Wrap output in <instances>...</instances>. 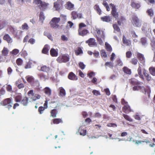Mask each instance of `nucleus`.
<instances>
[{"mask_svg": "<svg viewBox=\"0 0 155 155\" xmlns=\"http://www.w3.org/2000/svg\"><path fill=\"white\" fill-rule=\"evenodd\" d=\"M110 5L112 7L111 14L117 20L118 24L120 25L122 23V21L125 20V18L121 16L120 18H118L119 14L117 11V9L115 6L113 4L111 3Z\"/></svg>", "mask_w": 155, "mask_h": 155, "instance_id": "nucleus-1", "label": "nucleus"}, {"mask_svg": "<svg viewBox=\"0 0 155 155\" xmlns=\"http://www.w3.org/2000/svg\"><path fill=\"white\" fill-rule=\"evenodd\" d=\"M131 22L134 27H140L141 25V21L138 18L137 16L135 15L132 16Z\"/></svg>", "mask_w": 155, "mask_h": 155, "instance_id": "nucleus-2", "label": "nucleus"}, {"mask_svg": "<svg viewBox=\"0 0 155 155\" xmlns=\"http://www.w3.org/2000/svg\"><path fill=\"white\" fill-rule=\"evenodd\" d=\"M60 21V19L59 18L54 17L53 18L50 23L51 27L55 29L58 28L59 26L58 23Z\"/></svg>", "mask_w": 155, "mask_h": 155, "instance_id": "nucleus-3", "label": "nucleus"}, {"mask_svg": "<svg viewBox=\"0 0 155 155\" xmlns=\"http://www.w3.org/2000/svg\"><path fill=\"white\" fill-rule=\"evenodd\" d=\"M12 101L11 98H8L5 99L3 101L2 105L6 106V108H8V110L12 107Z\"/></svg>", "mask_w": 155, "mask_h": 155, "instance_id": "nucleus-4", "label": "nucleus"}, {"mask_svg": "<svg viewBox=\"0 0 155 155\" xmlns=\"http://www.w3.org/2000/svg\"><path fill=\"white\" fill-rule=\"evenodd\" d=\"M57 60L59 63L66 62L69 60V57L68 55H63L59 57Z\"/></svg>", "mask_w": 155, "mask_h": 155, "instance_id": "nucleus-5", "label": "nucleus"}, {"mask_svg": "<svg viewBox=\"0 0 155 155\" xmlns=\"http://www.w3.org/2000/svg\"><path fill=\"white\" fill-rule=\"evenodd\" d=\"M86 43L88 44L90 47H93L97 46V44L95 42V40L93 38H90L86 41Z\"/></svg>", "mask_w": 155, "mask_h": 155, "instance_id": "nucleus-6", "label": "nucleus"}, {"mask_svg": "<svg viewBox=\"0 0 155 155\" xmlns=\"http://www.w3.org/2000/svg\"><path fill=\"white\" fill-rule=\"evenodd\" d=\"M150 28V27L149 24L146 23H144L143 25L141 30L144 32H146L149 31Z\"/></svg>", "mask_w": 155, "mask_h": 155, "instance_id": "nucleus-7", "label": "nucleus"}, {"mask_svg": "<svg viewBox=\"0 0 155 155\" xmlns=\"http://www.w3.org/2000/svg\"><path fill=\"white\" fill-rule=\"evenodd\" d=\"M137 56L140 63L144 65L145 63V58L143 55L140 53L137 54Z\"/></svg>", "mask_w": 155, "mask_h": 155, "instance_id": "nucleus-8", "label": "nucleus"}, {"mask_svg": "<svg viewBox=\"0 0 155 155\" xmlns=\"http://www.w3.org/2000/svg\"><path fill=\"white\" fill-rule=\"evenodd\" d=\"M65 5L66 8L68 10H71L74 9V5L70 2H67Z\"/></svg>", "mask_w": 155, "mask_h": 155, "instance_id": "nucleus-9", "label": "nucleus"}, {"mask_svg": "<svg viewBox=\"0 0 155 155\" xmlns=\"http://www.w3.org/2000/svg\"><path fill=\"white\" fill-rule=\"evenodd\" d=\"M68 78L69 79L72 80H77L78 79V77L72 72L69 73L68 75Z\"/></svg>", "mask_w": 155, "mask_h": 155, "instance_id": "nucleus-10", "label": "nucleus"}, {"mask_svg": "<svg viewBox=\"0 0 155 155\" xmlns=\"http://www.w3.org/2000/svg\"><path fill=\"white\" fill-rule=\"evenodd\" d=\"M3 38L4 40L6 41L8 43H11L12 42V39L8 34H5Z\"/></svg>", "mask_w": 155, "mask_h": 155, "instance_id": "nucleus-11", "label": "nucleus"}, {"mask_svg": "<svg viewBox=\"0 0 155 155\" xmlns=\"http://www.w3.org/2000/svg\"><path fill=\"white\" fill-rule=\"evenodd\" d=\"M102 21L104 22H109L112 20V18L109 16H105L101 18Z\"/></svg>", "mask_w": 155, "mask_h": 155, "instance_id": "nucleus-12", "label": "nucleus"}, {"mask_svg": "<svg viewBox=\"0 0 155 155\" xmlns=\"http://www.w3.org/2000/svg\"><path fill=\"white\" fill-rule=\"evenodd\" d=\"M140 90L143 93L145 94L147 93L149 94L150 92V90L149 88H148V89L147 88H145L144 86H140Z\"/></svg>", "mask_w": 155, "mask_h": 155, "instance_id": "nucleus-13", "label": "nucleus"}, {"mask_svg": "<svg viewBox=\"0 0 155 155\" xmlns=\"http://www.w3.org/2000/svg\"><path fill=\"white\" fill-rule=\"evenodd\" d=\"M49 49V46L48 45H45L42 50V53L43 54H47L48 53V51Z\"/></svg>", "mask_w": 155, "mask_h": 155, "instance_id": "nucleus-14", "label": "nucleus"}, {"mask_svg": "<svg viewBox=\"0 0 155 155\" xmlns=\"http://www.w3.org/2000/svg\"><path fill=\"white\" fill-rule=\"evenodd\" d=\"M96 31L98 35L97 37H101L103 39H104L105 35L104 31H102V32H101L100 30L99 29H97L96 30Z\"/></svg>", "mask_w": 155, "mask_h": 155, "instance_id": "nucleus-15", "label": "nucleus"}, {"mask_svg": "<svg viewBox=\"0 0 155 155\" xmlns=\"http://www.w3.org/2000/svg\"><path fill=\"white\" fill-rule=\"evenodd\" d=\"M60 91L59 95L62 97L65 96L66 95V92L65 90L62 87H60L59 88Z\"/></svg>", "mask_w": 155, "mask_h": 155, "instance_id": "nucleus-16", "label": "nucleus"}, {"mask_svg": "<svg viewBox=\"0 0 155 155\" xmlns=\"http://www.w3.org/2000/svg\"><path fill=\"white\" fill-rule=\"evenodd\" d=\"M51 55L53 57H56L58 56V52L54 48H51L50 50Z\"/></svg>", "mask_w": 155, "mask_h": 155, "instance_id": "nucleus-17", "label": "nucleus"}, {"mask_svg": "<svg viewBox=\"0 0 155 155\" xmlns=\"http://www.w3.org/2000/svg\"><path fill=\"white\" fill-rule=\"evenodd\" d=\"M88 32V31L87 30H82L81 29H79L78 33L80 35L83 36L85 35Z\"/></svg>", "mask_w": 155, "mask_h": 155, "instance_id": "nucleus-18", "label": "nucleus"}, {"mask_svg": "<svg viewBox=\"0 0 155 155\" xmlns=\"http://www.w3.org/2000/svg\"><path fill=\"white\" fill-rule=\"evenodd\" d=\"M131 5L133 8L135 9H138L140 7V3L135 2H132Z\"/></svg>", "mask_w": 155, "mask_h": 155, "instance_id": "nucleus-19", "label": "nucleus"}, {"mask_svg": "<svg viewBox=\"0 0 155 155\" xmlns=\"http://www.w3.org/2000/svg\"><path fill=\"white\" fill-rule=\"evenodd\" d=\"M131 84L133 85H139V82L137 81L134 78H132L130 80Z\"/></svg>", "mask_w": 155, "mask_h": 155, "instance_id": "nucleus-20", "label": "nucleus"}, {"mask_svg": "<svg viewBox=\"0 0 155 155\" xmlns=\"http://www.w3.org/2000/svg\"><path fill=\"white\" fill-rule=\"evenodd\" d=\"M9 50L8 49L5 47H4L2 51V54L3 56H7Z\"/></svg>", "mask_w": 155, "mask_h": 155, "instance_id": "nucleus-21", "label": "nucleus"}, {"mask_svg": "<svg viewBox=\"0 0 155 155\" xmlns=\"http://www.w3.org/2000/svg\"><path fill=\"white\" fill-rule=\"evenodd\" d=\"M45 93L47 95L49 96L51 94V90L48 87H46L44 89Z\"/></svg>", "mask_w": 155, "mask_h": 155, "instance_id": "nucleus-22", "label": "nucleus"}, {"mask_svg": "<svg viewBox=\"0 0 155 155\" xmlns=\"http://www.w3.org/2000/svg\"><path fill=\"white\" fill-rule=\"evenodd\" d=\"M28 99L27 97H25L21 101V103L24 106H27L28 103Z\"/></svg>", "mask_w": 155, "mask_h": 155, "instance_id": "nucleus-23", "label": "nucleus"}, {"mask_svg": "<svg viewBox=\"0 0 155 155\" xmlns=\"http://www.w3.org/2000/svg\"><path fill=\"white\" fill-rule=\"evenodd\" d=\"M51 117L52 116L53 117H56V115L57 114V111L56 109H54L51 110Z\"/></svg>", "mask_w": 155, "mask_h": 155, "instance_id": "nucleus-24", "label": "nucleus"}, {"mask_svg": "<svg viewBox=\"0 0 155 155\" xmlns=\"http://www.w3.org/2000/svg\"><path fill=\"white\" fill-rule=\"evenodd\" d=\"M123 71L124 72V73L127 74H131V71L130 70L126 67L123 68Z\"/></svg>", "mask_w": 155, "mask_h": 155, "instance_id": "nucleus-25", "label": "nucleus"}, {"mask_svg": "<svg viewBox=\"0 0 155 155\" xmlns=\"http://www.w3.org/2000/svg\"><path fill=\"white\" fill-rule=\"evenodd\" d=\"M41 70L44 72H48L49 70V68L46 66H44L41 67Z\"/></svg>", "mask_w": 155, "mask_h": 155, "instance_id": "nucleus-26", "label": "nucleus"}, {"mask_svg": "<svg viewBox=\"0 0 155 155\" xmlns=\"http://www.w3.org/2000/svg\"><path fill=\"white\" fill-rule=\"evenodd\" d=\"M150 73L153 76H155V68L150 67L149 69Z\"/></svg>", "mask_w": 155, "mask_h": 155, "instance_id": "nucleus-27", "label": "nucleus"}, {"mask_svg": "<svg viewBox=\"0 0 155 155\" xmlns=\"http://www.w3.org/2000/svg\"><path fill=\"white\" fill-rule=\"evenodd\" d=\"M123 43L127 45H130L131 44L130 41L125 38L124 36H123Z\"/></svg>", "mask_w": 155, "mask_h": 155, "instance_id": "nucleus-28", "label": "nucleus"}, {"mask_svg": "<svg viewBox=\"0 0 155 155\" xmlns=\"http://www.w3.org/2000/svg\"><path fill=\"white\" fill-rule=\"evenodd\" d=\"M19 52V50L16 49H14L12 51L10 52V54L13 55H16Z\"/></svg>", "mask_w": 155, "mask_h": 155, "instance_id": "nucleus-29", "label": "nucleus"}, {"mask_svg": "<svg viewBox=\"0 0 155 155\" xmlns=\"http://www.w3.org/2000/svg\"><path fill=\"white\" fill-rule=\"evenodd\" d=\"M105 45L106 47V49L107 51H112V48L109 44L107 42H106Z\"/></svg>", "mask_w": 155, "mask_h": 155, "instance_id": "nucleus-30", "label": "nucleus"}, {"mask_svg": "<svg viewBox=\"0 0 155 155\" xmlns=\"http://www.w3.org/2000/svg\"><path fill=\"white\" fill-rule=\"evenodd\" d=\"M39 18L40 20L41 21L42 23H43L45 19V17L43 12H41L40 13Z\"/></svg>", "mask_w": 155, "mask_h": 155, "instance_id": "nucleus-31", "label": "nucleus"}, {"mask_svg": "<svg viewBox=\"0 0 155 155\" xmlns=\"http://www.w3.org/2000/svg\"><path fill=\"white\" fill-rule=\"evenodd\" d=\"M129 108V106L127 104L125 105L124 106L123 108V109L124 112L127 113L128 112Z\"/></svg>", "mask_w": 155, "mask_h": 155, "instance_id": "nucleus-32", "label": "nucleus"}, {"mask_svg": "<svg viewBox=\"0 0 155 155\" xmlns=\"http://www.w3.org/2000/svg\"><path fill=\"white\" fill-rule=\"evenodd\" d=\"M147 13L148 15L150 16H152L153 15V12L152 9L150 8L147 11Z\"/></svg>", "mask_w": 155, "mask_h": 155, "instance_id": "nucleus-33", "label": "nucleus"}, {"mask_svg": "<svg viewBox=\"0 0 155 155\" xmlns=\"http://www.w3.org/2000/svg\"><path fill=\"white\" fill-rule=\"evenodd\" d=\"M26 79L29 83L32 82L34 80V78L32 76H27L26 77Z\"/></svg>", "mask_w": 155, "mask_h": 155, "instance_id": "nucleus-34", "label": "nucleus"}, {"mask_svg": "<svg viewBox=\"0 0 155 155\" xmlns=\"http://www.w3.org/2000/svg\"><path fill=\"white\" fill-rule=\"evenodd\" d=\"M15 84L18 87L19 89H21L24 87V85L23 84L21 83L20 84H18V81L16 82Z\"/></svg>", "mask_w": 155, "mask_h": 155, "instance_id": "nucleus-35", "label": "nucleus"}, {"mask_svg": "<svg viewBox=\"0 0 155 155\" xmlns=\"http://www.w3.org/2000/svg\"><path fill=\"white\" fill-rule=\"evenodd\" d=\"M44 107L42 106L38 108V111L39 112L40 114H41L43 113V111L45 110Z\"/></svg>", "mask_w": 155, "mask_h": 155, "instance_id": "nucleus-36", "label": "nucleus"}, {"mask_svg": "<svg viewBox=\"0 0 155 155\" xmlns=\"http://www.w3.org/2000/svg\"><path fill=\"white\" fill-rule=\"evenodd\" d=\"M41 98V96L38 94H36L35 96L33 98H31V99L34 101H35L37 99H39Z\"/></svg>", "mask_w": 155, "mask_h": 155, "instance_id": "nucleus-37", "label": "nucleus"}, {"mask_svg": "<svg viewBox=\"0 0 155 155\" xmlns=\"http://www.w3.org/2000/svg\"><path fill=\"white\" fill-rule=\"evenodd\" d=\"M10 31L14 35H17V30L16 28H13V27H11L10 28Z\"/></svg>", "mask_w": 155, "mask_h": 155, "instance_id": "nucleus-38", "label": "nucleus"}, {"mask_svg": "<svg viewBox=\"0 0 155 155\" xmlns=\"http://www.w3.org/2000/svg\"><path fill=\"white\" fill-rule=\"evenodd\" d=\"M15 100L17 102H21L22 98L20 95H18L16 97Z\"/></svg>", "mask_w": 155, "mask_h": 155, "instance_id": "nucleus-39", "label": "nucleus"}, {"mask_svg": "<svg viewBox=\"0 0 155 155\" xmlns=\"http://www.w3.org/2000/svg\"><path fill=\"white\" fill-rule=\"evenodd\" d=\"M60 5L55 2L54 3V8L56 10H58L60 8Z\"/></svg>", "mask_w": 155, "mask_h": 155, "instance_id": "nucleus-40", "label": "nucleus"}, {"mask_svg": "<svg viewBox=\"0 0 155 155\" xmlns=\"http://www.w3.org/2000/svg\"><path fill=\"white\" fill-rule=\"evenodd\" d=\"M62 120L60 119H55L53 120V122L54 124H58L60 122H61Z\"/></svg>", "mask_w": 155, "mask_h": 155, "instance_id": "nucleus-41", "label": "nucleus"}, {"mask_svg": "<svg viewBox=\"0 0 155 155\" xmlns=\"http://www.w3.org/2000/svg\"><path fill=\"white\" fill-rule=\"evenodd\" d=\"M123 116L128 121L131 122L132 121V119L130 118L127 115L123 114Z\"/></svg>", "mask_w": 155, "mask_h": 155, "instance_id": "nucleus-42", "label": "nucleus"}, {"mask_svg": "<svg viewBox=\"0 0 155 155\" xmlns=\"http://www.w3.org/2000/svg\"><path fill=\"white\" fill-rule=\"evenodd\" d=\"M113 27L114 30V31H117V32H119L120 31V29L117 26L116 24H114L113 25Z\"/></svg>", "mask_w": 155, "mask_h": 155, "instance_id": "nucleus-43", "label": "nucleus"}, {"mask_svg": "<svg viewBox=\"0 0 155 155\" xmlns=\"http://www.w3.org/2000/svg\"><path fill=\"white\" fill-rule=\"evenodd\" d=\"M101 38H102L101 37H97V40L100 45H104V43Z\"/></svg>", "mask_w": 155, "mask_h": 155, "instance_id": "nucleus-44", "label": "nucleus"}, {"mask_svg": "<svg viewBox=\"0 0 155 155\" xmlns=\"http://www.w3.org/2000/svg\"><path fill=\"white\" fill-rule=\"evenodd\" d=\"M141 42L142 45L144 46L146 45H147V41L145 38H142L141 39Z\"/></svg>", "mask_w": 155, "mask_h": 155, "instance_id": "nucleus-45", "label": "nucleus"}, {"mask_svg": "<svg viewBox=\"0 0 155 155\" xmlns=\"http://www.w3.org/2000/svg\"><path fill=\"white\" fill-rule=\"evenodd\" d=\"M22 62L23 61L21 58H18L16 60V63L18 65H21L22 64Z\"/></svg>", "mask_w": 155, "mask_h": 155, "instance_id": "nucleus-46", "label": "nucleus"}, {"mask_svg": "<svg viewBox=\"0 0 155 155\" xmlns=\"http://www.w3.org/2000/svg\"><path fill=\"white\" fill-rule=\"evenodd\" d=\"M101 56L104 58H105L107 56V55L104 50H102L101 53Z\"/></svg>", "mask_w": 155, "mask_h": 155, "instance_id": "nucleus-47", "label": "nucleus"}, {"mask_svg": "<svg viewBox=\"0 0 155 155\" xmlns=\"http://www.w3.org/2000/svg\"><path fill=\"white\" fill-rule=\"evenodd\" d=\"M22 29L23 30H28V25H27V24H26V23H24V24L22 25Z\"/></svg>", "mask_w": 155, "mask_h": 155, "instance_id": "nucleus-48", "label": "nucleus"}, {"mask_svg": "<svg viewBox=\"0 0 155 155\" xmlns=\"http://www.w3.org/2000/svg\"><path fill=\"white\" fill-rule=\"evenodd\" d=\"M71 15L72 17L74 19L77 18V13L76 12L73 11L72 12Z\"/></svg>", "mask_w": 155, "mask_h": 155, "instance_id": "nucleus-49", "label": "nucleus"}, {"mask_svg": "<svg viewBox=\"0 0 155 155\" xmlns=\"http://www.w3.org/2000/svg\"><path fill=\"white\" fill-rule=\"evenodd\" d=\"M95 9L97 11L98 13L99 14H101V10L98 5H96L94 6Z\"/></svg>", "mask_w": 155, "mask_h": 155, "instance_id": "nucleus-50", "label": "nucleus"}, {"mask_svg": "<svg viewBox=\"0 0 155 155\" xmlns=\"http://www.w3.org/2000/svg\"><path fill=\"white\" fill-rule=\"evenodd\" d=\"M40 4H41V7H44L43 9H45L46 7L48 5V4L47 3L44 2H41V3H40Z\"/></svg>", "mask_w": 155, "mask_h": 155, "instance_id": "nucleus-51", "label": "nucleus"}, {"mask_svg": "<svg viewBox=\"0 0 155 155\" xmlns=\"http://www.w3.org/2000/svg\"><path fill=\"white\" fill-rule=\"evenodd\" d=\"M79 65V67L81 69H83L84 68L85 66L83 62H80Z\"/></svg>", "mask_w": 155, "mask_h": 155, "instance_id": "nucleus-52", "label": "nucleus"}, {"mask_svg": "<svg viewBox=\"0 0 155 155\" xmlns=\"http://www.w3.org/2000/svg\"><path fill=\"white\" fill-rule=\"evenodd\" d=\"M137 60L136 58L132 59L131 61V63L134 65L136 64L137 63Z\"/></svg>", "mask_w": 155, "mask_h": 155, "instance_id": "nucleus-53", "label": "nucleus"}, {"mask_svg": "<svg viewBox=\"0 0 155 155\" xmlns=\"http://www.w3.org/2000/svg\"><path fill=\"white\" fill-rule=\"evenodd\" d=\"M105 65L111 68L113 67V64L111 62H107L105 64Z\"/></svg>", "mask_w": 155, "mask_h": 155, "instance_id": "nucleus-54", "label": "nucleus"}, {"mask_svg": "<svg viewBox=\"0 0 155 155\" xmlns=\"http://www.w3.org/2000/svg\"><path fill=\"white\" fill-rule=\"evenodd\" d=\"M140 86H134L133 87V90L134 91H137L140 90Z\"/></svg>", "mask_w": 155, "mask_h": 155, "instance_id": "nucleus-55", "label": "nucleus"}, {"mask_svg": "<svg viewBox=\"0 0 155 155\" xmlns=\"http://www.w3.org/2000/svg\"><path fill=\"white\" fill-rule=\"evenodd\" d=\"M12 87L10 85H8L6 87L7 90L9 92H11L12 91Z\"/></svg>", "mask_w": 155, "mask_h": 155, "instance_id": "nucleus-56", "label": "nucleus"}, {"mask_svg": "<svg viewBox=\"0 0 155 155\" xmlns=\"http://www.w3.org/2000/svg\"><path fill=\"white\" fill-rule=\"evenodd\" d=\"M61 38L62 40L64 41H67L68 40V38L64 35H62L61 36Z\"/></svg>", "mask_w": 155, "mask_h": 155, "instance_id": "nucleus-57", "label": "nucleus"}, {"mask_svg": "<svg viewBox=\"0 0 155 155\" xmlns=\"http://www.w3.org/2000/svg\"><path fill=\"white\" fill-rule=\"evenodd\" d=\"M132 55V53L130 51H127L126 53V57L128 58H130Z\"/></svg>", "mask_w": 155, "mask_h": 155, "instance_id": "nucleus-58", "label": "nucleus"}, {"mask_svg": "<svg viewBox=\"0 0 155 155\" xmlns=\"http://www.w3.org/2000/svg\"><path fill=\"white\" fill-rule=\"evenodd\" d=\"M35 40L34 38H31L28 41V42L30 43L31 44H34L35 43Z\"/></svg>", "mask_w": 155, "mask_h": 155, "instance_id": "nucleus-59", "label": "nucleus"}, {"mask_svg": "<svg viewBox=\"0 0 155 155\" xmlns=\"http://www.w3.org/2000/svg\"><path fill=\"white\" fill-rule=\"evenodd\" d=\"M82 53V51L80 48H79L78 50L76 52V54L77 55H78Z\"/></svg>", "mask_w": 155, "mask_h": 155, "instance_id": "nucleus-60", "label": "nucleus"}, {"mask_svg": "<svg viewBox=\"0 0 155 155\" xmlns=\"http://www.w3.org/2000/svg\"><path fill=\"white\" fill-rule=\"evenodd\" d=\"M92 92L94 95L96 96L100 95V92L97 90H93L92 91Z\"/></svg>", "mask_w": 155, "mask_h": 155, "instance_id": "nucleus-61", "label": "nucleus"}, {"mask_svg": "<svg viewBox=\"0 0 155 155\" xmlns=\"http://www.w3.org/2000/svg\"><path fill=\"white\" fill-rule=\"evenodd\" d=\"M131 35L134 38H137V35L136 34L134 31H131Z\"/></svg>", "mask_w": 155, "mask_h": 155, "instance_id": "nucleus-62", "label": "nucleus"}, {"mask_svg": "<svg viewBox=\"0 0 155 155\" xmlns=\"http://www.w3.org/2000/svg\"><path fill=\"white\" fill-rule=\"evenodd\" d=\"M73 23L71 21H68V22L67 26L69 27L70 28H71V27L73 26Z\"/></svg>", "mask_w": 155, "mask_h": 155, "instance_id": "nucleus-63", "label": "nucleus"}, {"mask_svg": "<svg viewBox=\"0 0 155 155\" xmlns=\"http://www.w3.org/2000/svg\"><path fill=\"white\" fill-rule=\"evenodd\" d=\"M55 2L60 6L62 5L63 3V2L62 0H57V1Z\"/></svg>", "mask_w": 155, "mask_h": 155, "instance_id": "nucleus-64", "label": "nucleus"}]
</instances>
